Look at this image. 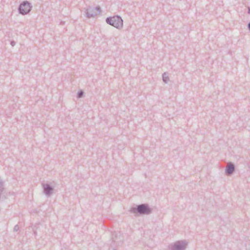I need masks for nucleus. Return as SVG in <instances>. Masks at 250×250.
Masks as SVG:
<instances>
[{"label": "nucleus", "mask_w": 250, "mask_h": 250, "mask_svg": "<svg viewBox=\"0 0 250 250\" xmlns=\"http://www.w3.org/2000/svg\"><path fill=\"white\" fill-rule=\"evenodd\" d=\"M152 209L147 204H142L132 207L129 212L133 213H138L140 215H148L152 212Z\"/></svg>", "instance_id": "obj_1"}, {"label": "nucleus", "mask_w": 250, "mask_h": 250, "mask_svg": "<svg viewBox=\"0 0 250 250\" xmlns=\"http://www.w3.org/2000/svg\"><path fill=\"white\" fill-rule=\"evenodd\" d=\"M10 44L12 46H14L16 44V42L14 41H12L10 42Z\"/></svg>", "instance_id": "obj_11"}, {"label": "nucleus", "mask_w": 250, "mask_h": 250, "mask_svg": "<svg viewBox=\"0 0 250 250\" xmlns=\"http://www.w3.org/2000/svg\"><path fill=\"white\" fill-rule=\"evenodd\" d=\"M101 11V8L99 6L96 7L89 6L86 9V16L88 18H93L100 14Z\"/></svg>", "instance_id": "obj_5"}, {"label": "nucleus", "mask_w": 250, "mask_h": 250, "mask_svg": "<svg viewBox=\"0 0 250 250\" xmlns=\"http://www.w3.org/2000/svg\"><path fill=\"white\" fill-rule=\"evenodd\" d=\"M36 233H37V232H36V231H34V234H36Z\"/></svg>", "instance_id": "obj_15"}, {"label": "nucleus", "mask_w": 250, "mask_h": 250, "mask_svg": "<svg viewBox=\"0 0 250 250\" xmlns=\"http://www.w3.org/2000/svg\"><path fill=\"white\" fill-rule=\"evenodd\" d=\"M84 96V92L83 90L79 91L77 93V98H81Z\"/></svg>", "instance_id": "obj_9"}, {"label": "nucleus", "mask_w": 250, "mask_h": 250, "mask_svg": "<svg viewBox=\"0 0 250 250\" xmlns=\"http://www.w3.org/2000/svg\"><path fill=\"white\" fill-rule=\"evenodd\" d=\"M105 21L107 24L118 29H120L123 27V20L118 15L107 17L105 19Z\"/></svg>", "instance_id": "obj_2"}, {"label": "nucleus", "mask_w": 250, "mask_h": 250, "mask_svg": "<svg viewBox=\"0 0 250 250\" xmlns=\"http://www.w3.org/2000/svg\"><path fill=\"white\" fill-rule=\"evenodd\" d=\"M32 5L31 3L28 1H23L18 7V12L19 14L22 15H25L29 13L32 9Z\"/></svg>", "instance_id": "obj_4"}, {"label": "nucleus", "mask_w": 250, "mask_h": 250, "mask_svg": "<svg viewBox=\"0 0 250 250\" xmlns=\"http://www.w3.org/2000/svg\"><path fill=\"white\" fill-rule=\"evenodd\" d=\"M248 28L250 31V22L248 24Z\"/></svg>", "instance_id": "obj_12"}, {"label": "nucleus", "mask_w": 250, "mask_h": 250, "mask_svg": "<svg viewBox=\"0 0 250 250\" xmlns=\"http://www.w3.org/2000/svg\"><path fill=\"white\" fill-rule=\"evenodd\" d=\"M108 250H117L116 249H114V248H109Z\"/></svg>", "instance_id": "obj_14"}, {"label": "nucleus", "mask_w": 250, "mask_h": 250, "mask_svg": "<svg viewBox=\"0 0 250 250\" xmlns=\"http://www.w3.org/2000/svg\"><path fill=\"white\" fill-rule=\"evenodd\" d=\"M19 229V227L18 225L15 226L14 228V231H17Z\"/></svg>", "instance_id": "obj_10"}, {"label": "nucleus", "mask_w": 250, "mask_h": 250, "mask_svg": "<svg viewBox=\"0 0 250 250\" xmlns=\"http://www.w3.org/2000/svg\"><path fill=\"white\" fill-rule=\"evenodd\" d=\"M162 79L165 83H168L169 80L168 73L165 72L163 73L162 75Z\"/></svg>", "instance_id": "obj_8"}, {"label": "nucleus", "mask_w": 250, "mask_h": 250, "mask_svg": "<svg viewBox=\"0 0 250 250\" xmlns=\"http://www.w3.org/2000/svg\"><path fill=\"white\" fill-rule=\"evenodd\" d=\"M188 245L186 240H179L169 244L167 248L168 250H186Z\"/></svg>", "instance_id": "obj_3"}, {"label": "nucleus", "mask_w": 250, "mask_h": 250, "mask_svg": "<svg viewBox=\"0 0 250 250\" xmlns=\"http://www.w3.org/2000/svg\"><path fill=\"white\" fill-rule=\"evenodd\" d=\"M235 170V166L234 165L229 162L227 167L225 168V173L227 175H230L233 174Z\"/></svg>", "instance_id": "obj_7"}, {"label": "nucleus", "mask_w": 250, "mask_h": 250, "mask_svg": "<svg viewBox=\"0 0 250 250\" xmlns=\"http://www.w3.org/2000/svg\"><path fill=\"white\" fill-rule=\"evenodd\" d=\"M248 13L250 14V7H248Z\"/></svg>", "instance_id": "obj_13"}, {"label": "nucleus", "mask_w": 250, "mask_h": 250, "mask_svg": "<svg viewBox=\"0 0 250 250\" xmlns=\"http://www.w3.org/2000/svg\"><path fill=\"white\" fill-rule=\"evenodd\" d=\"M42 185L44 193L47 196H50L53 193V188L48 184H43Z\"/></svg>", "instance_id": "obj_6"}]
</instances>
